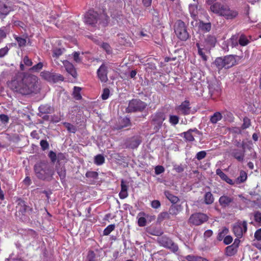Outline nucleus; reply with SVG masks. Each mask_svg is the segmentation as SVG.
Returning a JSON list of instances; mask_svg holds the SVG:
<instances>
[{
  "label": "nucleus",
  "mask_w": 261,
  "mask_h": 261,
  "mask_svg": "<svg viewBox=\"0 0 261 261\" xmlns=\"http://www.w3.org/2000/svg\"><path fill=\"white\" fill-rule=\"evenodd\" d=\"M62 54V51L60 48H56L53 50V57L58 58Z\"/></svg>",
  "instance_id": "56"
},
{
  "label": "nucleus",
  "mask_w": 261,
  "mask_h": 261,
  "mask_svg": "<svg viewBox=\"0 0 261 261\" xmlns=\"http://www.w3.org/2000/svg\"><path fill=\"white\" fill-rule=\"evenodd\" d=\"M85 175L88 178L96 179L98 178V173L96 171H88L86 172Z\"/></svg>",
  "instance_id": "43"
},
{
  "label": "nucleus",
  "mask_w": 261,
  "mask_h": 261,
  "mask_svg": "<svg viewBox=\"0 0 261 261\" xmlns=\"http://www.w3.org/2000/svg\"><path fill=\"white\" fill-rule=\"evenodd\" d=\"M48 157L50 158L52 163H54L57 161V155L54 151L51 150L48 153Z\"/></svg>",
  "instance_id": "51"
},
{
  "label": "nucleus",
  "mask_w": 261,
  "mask_h": 261,
  "mask_svg": "<svg viewBox=\"0 0 261 261\" xmlns=\"http://www.w3.org/2000/svg\"><path fill=\"white\" fill-rule=\"evenodd\" d=\"M81 91V88L79 87H74V91H73V97L76 100H80L82 99V97L80 93Z\"/></svg>",
  "instance_id": "39"
},
{
  "label": "nucleus",
  "mask_w": 261,
  "mask_h": 261,
  "mask_svg": "<svg viewBox=\"0 0 261 261\" xmlns=\"http://www.w3.org/2000/svg\"><path fill=\"white\" fill-rule=\"evenodd\" d=\"M254 221L259 223V225L261 226V213L259 211L256 212L254 214Z\"/></svg>",
  "instance_id": "49"
},
{
  "label": "nucleus",
  "mask_w": 261,
  "mask_h": 261,
  "mask_svg": "<svg viewBox=\"0 0 261 261\" xmlns=\"http://www.w3.org/2000/svg\"><path fill=\"white\" fill-rule=\"evenodd\" d=\"M166 119L165 114L162 111H157L151 116V124L153 125V130L158 132L161 128L163 123Z\"/></svg>",
  "instance_id": "8"
},
{
  "label": "nucleus",
  "mask_w": 261,
  "mask_h": 261,
  "mask_svg": "<svg viewBox=\"0 0 261 261\" xmlns=\"http://www.w3.org/2000/svg\"><path fill=\"white\" fill-rule=\"evenodd\" d=\"M249 43V41L244 35H241L239 39V43L242 46L247 45Z\"/></svg>",
  "instance_id": "40"
},
{
  "label": "nucleus",
  "mask_w": 261,
  "mask_h": 261,
  "mask_svg": "<svg viewBox=\"0 0 261 261\" xmlns=\"http://www.w3.org/2000/svg\"><path fill=\"white\" fill-rule=\"evenodd\" d=\"M37 77L34 75L19 74L8 83L12 91L22 95H28L37 90Z\"/></svg>",
  "instance_id": "1"
},
{
  "label": "nucleus",
  "mask_w": 261,
  "mask_h": 261,
  "mask_svg": "<svg viewBox=\"0 0 261 261\" xmlns=\"http://www.w3.org/2000/svg\"><path fill=\"white\" fill-rule=\"evenodd\" d=\"M40 112L42 113H50L51 110V107L48 106H42L39 107Z\"/></svg>",
  "instance_id": "48"
},
{
  "label": "nucleus",
  "mask_w": 261,
  "mask_h": 261,
  "mask_svg": "<svg viewBox=\"0 0 261 261\" xmlns=\"http://www.w3.org/2000/svg\"><path fill=\"white\" fill-rule=\"evenodd\" d=\"M64 125L69 132L73 133L75 132L76 128L75 126L72 124L68 122H65L64 123Z\"/></svg>",
  "instance_id": "47"
},
{
  "label": "nucleus",
  "mask_w": 261,
  "mask_h": 261,
  "mask_svg": "<svg viewBox=\"0 0 261 261\" xmlns=\"http://www.w3.org/2000/svg\"><path fill=\"white\" fill-rule=\"evenodd\" d=\"M146 102L139 99H133L129 100L128 107L126 109L127 113L142 112L146 108Z\"/></svg>",
  "instance_id": "7"
},
{
  "label": "nucleus",
  "mask_w": 261,
  "mask_h": 261,
  "mask_svg": "<svg viewBox=\"0 0 261 261\" xmlns=\"http://www.w3.org/2000/svg\"><path fill=\"white\" fill-rule=\"evenodd\" d=\"M228 232V229L226 227H223L221 230H220L218 236H217V240L219 241H221L224 240V238L226 237L225 236Z\"/></svg>",
  "instance_id": "35"
},
{
  "label": "nucleus",
  "mask_w": 261,
  "mask_h": 261,
  "mask_svg": "<svg viewBox=\"0 0 261 261\" xmlns=\"http://www.w3.org/2000/svg\"><path fill=\"white\" fill-rule=\"evenodd\" d=\"M108 66L103 63L97 70V77L102 83H106L108 81Z\"/></svg>",
  "instance_id": "15"
},
{
  "label": "nucleus",
  "mask_w": 261,
  "mask_h": 261,
  "mask_svg": "<svg viewBox=\"0 0 261 261\" xmlns=\"http://www.w3.org/2000/svg\"><path fill=\"white\" fill-rule=\"evenodd\" d=\"M254 238L258 241H261V228L257 229L254 235Z\"/></svg>",
  "instance_id": "58"
},
{
  "label": "nucleus",
  "mask_w": 261,
  "mask_h": 261,
  "mask_svg": "<svg viewBox=\"0 0 261 261\" xmlns=\"http://www.w3.org/2000/svg\"><path fill=\"white\" fill-rule=\"evenodd\" d=\"M217 42L216 38L213 35H207L203 41L196 42V46L198 49V55L203 61L207 60L206 53H210L211 49L215 46Z\"/></svg>",
  "instance_id": "2"
},
{
  "label": "nucleus",
  "mask_w": 261,
  "mask_h": 261,
  "mask_svg": "<svg viewBox=\"0 0 261 261\" xmlns=\"http://www.w3.org/2000/svg\"><path fill=\"white\" fill-rule=\"evenodd\" d=\"M216 173L217 175H219L220 177L223 180L226 182L227 184L233 185H234V182L233 180L229 178L228 176L225 174L220 169H217L216 171Z\"/></svg>",
  "instance_id": "24"
},
{
  "label": "nucleus",
  "mask_w": 261,
  "mask_h": 261,
  "mask_svg": "<svg viewBox=\"0 0 261 261\" xmlns=\"http://www.w3.org/2000/svg\"><path fill=\"white\" fill-rule=\"evenodd\" d=\"M40 145L43 150H45L49 148V143L46 140H42L40 141Z\"/></svg>",
  "instance_id": "53"
},
{
  "label": "nucleus",
  "mask_w": 261,
  "mask_h": 261,
  "mask_svg": "<svg viewBox=\"0 0 261 261\" xmlns=\"http://www.w3.org/2000/svg\"><path fill=\"white\" fill-rule=\"evenodd\" d=\"M222 115L219 112H216L211 116L210 121L213 124H216L222 119Z\"/></svg>",
  "instance_id": "27"
},
{
  "label": "nucleus",
  "mask_w": 261,
  "mask_h": 261,
  "mask_svg": "<svg viewBox=\"0 0 261 261\" xmlns=\"http://www.w3.org/2000/svg\"><path fill=\"white\" fill-rule=\"evenodd\" d=\"M191 16L195 19L198 14V6L197 4H190L189 7Z\"/></svg>",
  "instance_id": "28"
},
{
  "label": "nucleus",
  "mask_w": 261,
  "mask_h": 261,
  "mask_svg": "<svg viewBox=\"0 0 261 261\" xmlns=\"http://www.w3.org/2000/svg\"><path fill=\"white\" fill-rule=\"evenodd\" d=\"M238 249L233 246L229 245L225 248V254L228 256L234 255L237 252Z\"/></svg>",
  "instance_id": "31"
},
{
  "label": "nucleus",
  "mask_w": 261,
  "mask_h": 261,
  "mask_svg": "<svg viewBox=\"0 0 261 261\" xmlns=\"http://www.w3.org/2000/svg\"><path fill=\"white\" fill-rule=\"evenodd\" d=\"M141 142V140L139 138L133 137L130 139L129 146L133 149L136 148L140 144Z\"/></svg>",
  "instance_id": "34"
},
{
  "label": "nucleus",
  "mask_w": 261,
  "mask_h": 261,
  "mask_svg": "<svg viewBox=\"0 0 261 261\" xmlns=\"http://www.w3.org/2000/svg\"><path fill=\"white\" fill-rule=\"evenodd\" d=\"M242 149H233L231 151V155L239 162H243L245 157L244 144H241Z\"/></svg>",
  "instance_id": "16"
},
{
  "label": "nucleus",
  "mask_w": 261,
  "mask_h": 261,
  "mask_svg": "<svg viewBox=\"0 0 261 261\" xmlns=\"http://www.w3.org/2000/svg\"><path fill=\"white\" fill-rule=\"evenodd\" d=\"M171 219V215L169 212H163L161 213L158 217V221L162 222L164 220H170Z\"/></svg>",
  "instance_id": "30"
},
{
  "label": "nucleus",
  "mask_w": 261,
  "mask_h": 261,
  "mask_svg": "<svg viewBox=\"0 0 261 261\" xmlns=\"http://www.w3.org/2000/svg\"><path fill=\"white\" fill-rule=\"evenodd\" d=\"M174 28L176 37L181 41H186L190 38V35L188 32L187 27L183 21L177 20Z\"/></svg>",
  "instance_id": "6"
},
{
  "label": "nucleus",
  "mask_w": 261,
  "mask_h": 261,
  "mask_svg": "<svg viewBox=\"0 0 261 261\" xmlns=\"http://www.w3.org/2000/svg\"><path fill=\"white\" fill-rule=\"evenodd\" d=\"M233 201V198L226 195L221 196L219 199L220 205L222 207H228Z\"/></svg>",
  "instance_id": "20"
},
{
  "label": "nucleus",
  "mask_w": 261,
  "mask_h": 261,
  "mask_svg": "<svg viewBox=\"0 0 261 261\" xmlns=\"http://www.w3.org/2000/svg\"><path fill=\"white\" fill-rule=\"evenodd\" d=\"M247 230V223L246 221H239L233 226V231L238 238H241Z\"/></svg>",
  "instance_id": "12"
},
{
  "label": "nucleus",
  "mask_w": 261,
  "mask_h": 261,
  "mask_svg": "<svg viewBox=\"0 0 261 261\" xmlns=\"http://www.w3.org/2000/svg\"><path fill=\"white\" fill-rule=\"evenodd\" d=\"M18 205L19 206L18 213L22 215H24L25 213L29 211H32V208L27 205L24 200H19L18 203Z\"/></svg>",
  "instance_id": "21"
},
{
  "label": "nucleus",
  "mask_w": 261,
  "mask_h": 261,
  "mask_svg": "<svg viewBox=\"0 0 261 261\" xmlns=\"http://www.w3.org/2000/svg\"><path fill=\"white\" fill-rule=\"evenodd\" d=\"M204 201L206 204H211L214 201V197L210 192H206L204 196Z\"/></svg>",
  "instance_id": "29"
},
{
  "label": "nucleus",
  "mask_w": 261,
  "mask_h": 261,
  "mask_svg": "<svg viewBox=\"0 0 261 261\" xmlns=\"http://www.w3.org/2000/svg\"><path fill=\"white\" fill-rule=\"evenodd\" d=\"M211 11L215 14L223 16L226 19H233L236 18L239 12L235 9H231L227 5L216 2L210 7Z\"/></svg>",
  "instance_id": "3"
},
{
  "label": "nucleus",
  "mask_w": 261,
  "mask_h": 261,
  "mask_svg": "<svg viewBox=\"0 0 261 261\" xmlns=\"http://www.w3.org/2000/svg\"><path fill=\"white\" fill-rule=\"evenodd\" d=\"M164 194L166 197L172 203L175 204L179 200V198L178 197L173 195L172 193L169 191H165L164 192Z\"/></svg>",
  "instance_id": "25"
},
{
  "label": "nucleus",
  "mask_w": 261,
  "mask_h": 261,
  "mask_svg": "<svg viewBox=\"0 0 261 261\" xmlns=\"http://www.w3.org/2000/svg\"><path fill=\"white\" fill-rule=\"evenodd\" d=\"M105 159L100 154H97L94 157V163L97 165H101L105 163Z\"/></svg>",
  "instance_id": "36"
},
{
  "label": "nucleus",
  "mask_w": 261,
  "mask_h": 261,
  "mask_svg": "<svg viewBox=\"0 0 261 261\" xmlns=\"http://www.w3.org/2000/svg\"><path fill=\"white\" fill-rule=\"evenodd\" d=\"M11 11L10 7L7 6L6 4L0 3V15L3 17L7 15Z\"/></svg>",
  "instance_id": "26"
},
{
  "label": "nucleus",
  "mask_w": 261,
  "mask_h": 261,
  "mask_svg": "<svg viewBox=\"0 0 261 261\" xmlns=\"http://www.w3.org/2000/svg\"><path fill=\"white\" fill-rule=\"evenodd\" d=\"M208 88V94L212 99H215L221 95V88L220 85L216 81L210 82Z\"/></svg>",
  "instance_id": "11"
},
{
  "label": "nucleus",
  "mask_w": 261,
  "mask_h": 261,
  "mask_svg": "<svg viewBox=\"0 0 261 261\" xmlns=\"http://www.w3.org/2000/svg\"><path fill=\"white\" fill-rule=\"evenodd\" d=\"M73 57L74 61L76 63H80L82 62L81 59L80 57V53L75 51L73 53Z\"/></svg>",
  "instance_id": "60"
},
{
  "label": "nucleus",
  "mask_w": 261,
  "mask_h": 261,
  "mask_svg": "<svg viewBox=\"0 0 261 261\" xmlns=\"http://www.w3.org/2000/svg\"><path fill=\"white\" fill-rule=\"evenodd\" d=\"M41 78L48 82L56 83L64 81V77L60 74L44 70L40 73Z\"/></svg>",
  "instance_id": "10"
},
{
  "label": "nucleus",
  "mask_w": 261,
  "mask_h": 261,
  "mask_svg": "<svg viewBox=\"0 0 261 261\" xmlns=\"http://www.w3.org/2000/svg\"><path fill=\"white\" fill-rule=\"evenodd\" d=\"M193 132L197 134L199 133V131L196 128H194L189 129L187 132L181 133L180 136L183 137L186 141L193 142L195 140L194 135L192 134Z\"/></svg>",
  "instance_id": "17"
},
{
  "label": "nucleus",
  "mask_w": 261,
  "mask_h": 261,
  "mask_svg": "<svg viewBox=\"0 0 261 261\" xmlns=\"http://www.w3.org/2000/svg\"><path fill=\"white\" fill-rule=\"evenodd\" d=\"M237 56L227 55L224 57L217 58L214 64L219 71L223 68L228 69L236 64Z\"/></svg>",
  "instance_id": "4"
},
{
  "label": "nucleus",
  "mask_w": 261,
  "mask_h": 261,
  "mask_svg": "<svg viewBox=\"0 0 261 261\" xmlns=\"http://www.w3.org/2000/svg\"><path fill=\"white\" fill-rule=\"evenodd\" d=\"M208 220V217L206 215L197 213L192 214L189 218V223L195 225H199L206 222Z\"/></svg>",
  "instance_id": "13"
},
{
  "label": "nucleus",
  "mask_w": 261,
  "mask_h": 261,
  "mask_svg": "<svg viewBox=\"0 0 261 261\" xmlns=\"http://www.w3.org/2000/svg\"><path fill=\"white\" fill-rule=\"evenodd\" d=\"M157 242L161 246L169 249L173 252H176L178 250L177 245L174 243L169 237L166 236H162L158 237Z\"/></svg>",
  "instance_id": "9"
},
{
  "label": "nucleus",
  "mask_w": 261,
  "mask_h": 261,
  "mask_svg": "<svg viewBox=\"0 0 261 261\" xmlns=\"http://www.w3.org/2000/svg\"><path fill=\"white\" fill-rule=\"evenodd\" d=\"M115 228V224L109 225L103 230V235L108 236Z\"/></svg>",
  "instance_id": "45"
},
{
  "label": "nucleus",
  "mask_w": 261,
  "mask_h": 261,
  "mask_svg": "<svg viewBox=\"0 0 261 261\" xmlns=\"http://www.w3.org/2000/svg\"><path fill=\"white\" fill-rule=\"evenodd\" d=\"M151 206L152 208L156 209L161 206V203L158 200H154L151 202Z\"/></svg>",
  "instance_id": "61"
},
{
  "label": "nucleus",
  "mask_w": 261,
  "mask_h": 261,
  "mask_svg": "<svg viewBox=\"0 0 261 261\" xmlns=\"http://www.w3.org/2000/svg\"><path fill=\"white\" fill-rule=\"evenodd\" d=\"M10 48L6 46L0 49V58L4 57L9 52Z\"/></svg>",
  "instance_id": "50"
},
{
  "label": "nucleus",
  "mask_w": 261,
  "mask_h": 261,
  "mask_svg": "<svg viewBox=\"0 0 261 261\" xmlns=\"http://www.w3.org/2000/svg\"><path fill=\"white\" fill-rule=\"evenodd\" d=\"M182 206L180 204H172L169 209L171 216H176L182 211Z\"/></svg>",
  "instance_id": "23"
},
{
  "label": "nucleus",
  "mask_w": 261,
  "mask_h": 261,
  "mask_svg": "<svg viewBox=\"0 0 261 261\" xmlns=\"http://www.w3.org/2000/svg\"><path fill=\"white\" fill-rule=\"evenodd\" d=\"M247 173L244 170H241L240 172L239 176L237 178V182L238 184L243 183L247 180Z\"/></svg>",
  "instance_id": "33"
},
{
  "label": "nucleus",
  "mask_w": 261,
  "mask_h": 261,
  "mask_svg": "<svg viewBox=\"0 0 261 261\" xmlns=\"http://www.w3.org/2000/svg\"><path fill=\"white\" fill-rule=\"evenodd\" d=\"M36 176L40 179L44 180L50 175V167L47 161H42L37 163L34 167Z\"/></svg>",
  "instance_id": "5"
},
{
  "label": "nucleus",
  "mask_w": 261,
  "mask_h": 261,
  "mask_svg": "<svg viewBox=\"0 0 261 261\" xmlns=\"http://www.w3.org/2000/svg\"><path fill=\"white\" fill-rule=\"evenodd\" d=\"M43 67V63L42 62H39L38 64L31 67L30 70L34 72H39L42 69Z\"/></svg>",
  "instance_id": "46"
},
{
  "label": "nucleus",
  "mask_w": 261,
  "mask_h": 261,
  "mask_svg": "<svg viewBox=\"0 0 261 261\" xmlns=\"http://www.w3.org/2000/svg\"><path fill=\"white\" fill-rule=\"evenodd\" d=\"M63 64L66 71L73 77L76 78L77 74L73 64L67 60L63 61Z\"/></svg>",
  "instance_id": "18"
},
{
  "label": "nucleus",
  "mask_w": 261,
  "mask_h": 261,
  "mask_svg": "<svg viewBox=\"0 0 261 261\" xmlns=\"http://www.w3.org/2000/svg\"><path fill=\"white\" fill-rule=\"evenodd\" d=\"M98 14L93 10H89L85 15V22L93 26L97 23Z\"/></svg>",
  "instance_id": "14"
},
{
  "label": "nucleus",
  "mask_w": 261,
  "mask_h": 261,
  "mask_svg": "<svg viewBox=\"0 0 261 261\" xmlns=\"http://www.w3.org/2000/svg\"><path fill=\"white\" fill-rule=\"evenodd\" d=\"M101 47L103 49H105L106 52L108 54L111 53V46L110 45L107 43H103L101 45Z\"/></svg>",
  "instance_id": "63"
},
{
  "label": "nucleus",
  "mask_w": 261,
  "mask_h": 261,
  "mask_svg": "<svg viewBox=\"0 0 261 261\" xmlns=\"http://www.w3.org/2000/svg\"><path fill=\"white\" fill-rule=\"evenodd\" d=\"M96 254L93 250H89L86 257V261H96Z\"/></svg>",
  "instance_id": "42"
},
{
  "label": "nucleus",
  "mask_w": 261,
  "mask_h": 261,
  "mask_svg": "<svg viewBox=\"0 0 261 261\" xmlns=\"http://www.w3.org/2000/svg\"><path fill=\"white\" fill-rule=\"evenodd\" d=\"M179 118L177 115H170L169 122L171 125L175 126L179 123Z\"/></svg>",
  "instance_id": "37"
},
{
  "label": "nucleus",
  "mask_w": 261,
  "mask_h": 261,
  "mask_svg": "<svg viewBox=\"0 0 261 261\" xmlns=\"http://www.w3.org/2000/svg\"><path fill=\"white\" fill-rule=\"evenodd\" d=\"M121 191L119 193V198L121 199L126 198L128 196V186L124 179L121 180Z\"/></svg>",
  "instance_id": "22"
},
{
  "label": "nucleus",
  "mask_w": 261,
  "mask_h": 261,
  "mask_svg": "<svg viewBox=\"0 0 261 261\" xmlns=\"http://www.w3.org/2000/svg\"><path fill=\"white\" fill-rule=\"evenodd\" d=\"M0 121L4 124L8 123L9 121V118L8 115L2 114L0 115Z\"/></svg>",
  "instance_id": "55"
},
{
  "label": "nucleus",
  "mask_w": 261,
  "mask_h": 261,
  "mask_svg": "<svg viewBox=\"0 0 261 261\" xmlns=\"http://www.w3.org/2000/svg\"><path fill=\"white\" fill-rule=\"evenodd\" d=\"M110 95V90L108 88H105L103 90V92L101 94V98L103 100H106L108 98Z\"/></svg>",
  "instance_id": "54"
},
{
  "label": "nucleus",
  "mask_w": 261,
  "mask_h": 261,
  "mask_svg": "<svg viewBox=\"0 0 261 261\" xmlns=\"http://www.w3.org/2000/svg\"><path fill=\"white\" fill-rule=\"evenodd\" d=\"M155 173L156 175L160 174L165 171V169L162 166H157L155 167Z\"/></svg>",
  "instance_id": "57"
},
{
  "label": "nucleus",
  "mask_w": 261,
  "mask_h": 261,
  "mask_svg": "<svg viewBox=\"0 0 261 261\" xmlns=\"http://www.w3.org/2000/svg\"><path fill=\"white\" fill-rule=\"evenodd\" d=\"M233 239L231 236H226L223 240V243L225 245H229L232 242Z\"/></svg>",
  "instance_id": "62"
},
{
  "label": "nucleus",
  "mask_w": 261,
  "mask_h": 261,
  "mask_svg": "<svg viewBox=\"0 0 261 261\" xmlns=\"http://www.w3.org/2000/svg\"><path fill=\"white\" fill-rule=\"evenodd\" d=\"M201 29L204 32H209L211 29V23L210 22L204 23L201 22L200 24Z\"/></svg>",
  "instance_id": "44"
},
{
  "label": "nucleus",
  "mask_w": 261,
  "mask_h": 261,
  "mask_svg": "<svg viewBox=\"0 0 261 261\" xmlns=\"http://www.w3.org/2000/svg\"><path fill=\"white\" fill-rule=\"evenodd\" d=\"M190 102L188 100H185L178 107V110L184 115L190 114L191 107Z\"/></svg>",
  "instance_id": "19"
},
{
  "label": "nucleus",
  "mask_w": 261,
  "mask_h": 261,
  "mask_svg": "<svg viewBox=\"0 0 261 261\" xmlns=\"http://www.w3.org/2000/svg\"><path fill=\"white\" fill-rule=\"evenodd\" d=\"M251 125V120L250 119L247 117H245L243 119V123L241 126V128L243 130L246 129L247 128H249Z\"/></svg>",
  "instance_id": "41"
},
{
  "label": "nucleus",
  "mask_w": 261,
  "mask_h": 261,
  "mask_svg": "<svg viewBox=\"0 0 261 261\" xmlns=\"http://www.w3.org/2000/svg\"><path fill=\"white\" fill-rule=\"evenodd\" d=\"M206 155V151L203 150V151H200L197 152L196 155V158L198 160L200 161V160H202L203 159L205 158Z\"/></svg>",
  "instance_id": "52"
},
{
  "label": "nucleus",
  "mask_w": 261,
  "mask_h": 261,
  "mask_svg": "<svg viewBox=\"0 0 261 261\" xmlns=\"http://www.w3.org/2000/svg\"><path fill=\"white\" fill-rule=\"evenodd\" d=\"M145 215V214L144 212L139 213L138 214V216H141L138 219V225L140 227H144L146 225L147 220L146 218L141 216H144Z\"/></svg>",
  "instance_id": "32"
},
{
  "label": "nucleus",
  "mask_w": 261,
  "mask_h": 261,
  "mask_svg": "<svg viewBox=\"0 0 261 261\" xmlns=\"http://www.w3.org/2000/svg\"><path fill=\"white\" fill-rule=\"evenodd\" d=\"M198 256H195L193 255H188L185 257V258L188 261H197Z\"/></svg>",
  "instance_id": "64"
},
{
  "label": "nucleus",
  "mask_w": 261,
  "mask_h": 261,
  "mask_svg": "<svg viewBox=\"0 0 261 261\" xmlns=\"http://www.w3.org/2000/svg\"><path fill=\"white\" fill-rule=\"evenodd\" d=\"M14 38L17 41L18 46L20 47H24L26 45L27 40L25 39L18 37L17 35H14Z\"/></svg>",
  "instance_id": "38"
},
{
  "label": "nucleus",
  "mask_w": 261,
  "mask_h": 261,
  "mask_svg": "<svg viewBox=\"0 0 261 261\" xmlns=\"http://www.w3.org/2000/svg\"><path fill=\"white\" fill-rule=\"evenodd\" d=\"M57 173L61 179H64L66 177V171L64 169L61 168L57 170Z\"/></svg>",
  "instance_id": "59"
}]
</instances>
